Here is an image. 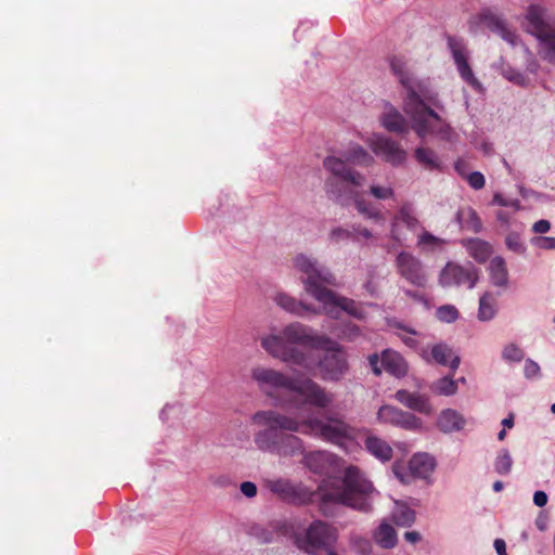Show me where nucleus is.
<instances>
[{
	"instance_id": "f257e3e1",
	"label": "nucleus",
	"mask_w": 555,
	"mask_h": 555,
	"mask_svg": "<svg viewBox=\"0 0 555 555\" xmlns=\"http://www.w3.org/2000/svg\"><path fill=\"white\" fill-rule=\"evenodd\" d=\"M261 347L273 358L308 373L320 370L323 379H339L347 365L345 352L335 340L299 322L286 325L280 334L261 338Z\"/></svg>"
},
{
	"instance_id": "f03ea898",
	"label": "nucleus",
	"mask_w": 555,
	"mask_h": 555,
	"mask_svg": "<svg viewBox=\"0 0 555 555\" xmlns=\"http://www.w3.org/2000/svg\"><path fill=\"white\" fill-rule=\"evenodd\" d=\"M253 423L262 427L254 435L256 448L262 452L292 457L305 451L302 440L294 433L320 437L325 441L344 447L347 442V425L343 420L306 417L301 421L273 410L258 411Z\"/></svg>"
},
{
	"instance_id": "7ed1b4c3",
	"label": "nucleus",
	"mask_w": 555,
	"mask_h": 555,
	"mask_svg": "<svg viewBox=\"0 0 555 555\" xmlns=\"http://www.w3.org/2000/svg\"><path fill=\"white\" fill-rule=\"evenodd\" d=\"M294 266L305 275L301 278L305 291L321 305V308L307 305L285 293H279L274 297L279 307L298 317L324 313L332 319H338L347 312V299L332 289L337 283L335 275L327 268L305 255L296 256Z\"/></svg>"
},
{
	"instance_id": "20e7f679",
	"label": "nucleus",
	"mask_w": 555,
	"mask_h": 555,
	"mask_svg": "<svg viewBox=\"0 0 555 555\" xmlns=\"http://www.w3.org/2000/svg\"><path fill=\"white\" fill-rule=\"evenodd\" d=\"M389 65L393 75L406 90L403 109L410 116L412 128L417 135L425 138L428 134H435L442 140L450 141L452 138L451 127L426 104V100L430 99L428 81L415 78L402 57H391Z\"/></svg>"
},
{
	"instance_id": "39448f33",
	"label": "nucleus",
	"mask_w": 555,
	"mask_h": 555,
	"mask_svg": "<svg viewBox=\"0 0 555 555\" xmlns=\"http://www.w3.org/2000/svg\"><path fill=\"white\" fill-rule=\"evenodd\" d=\"M251 378L268 397H278L280 390H286V397L280 402L281 406L299 410L311 405L324 409L332 402V396L304 374L288 376L274 369L257 366L251 371Z\"/></svg>"
},
{
	"instance_id": "423d86ee",
	"label": "nucleus",
	"mask_w": 555,
	"mask_h": 555,
	"mask_svg": "<svg viewBox=\"0 0 555 555\" xmlns=\"http://www.w3.org/2000/svg\"><path fill=\"white\" fill-rule=\"evenodd\" d=\"M264 487L280 500L296 505L308 504L319 496L324 513L330 503L347 504V470L339 477L324 479L317 490L282 477L264 480Z\"/></svg>"
},
{
	"instance_id": "0eeeda50",
	"label": "nucleus",
	"mask_w": 555,
	"mask_h": 555,
	"mask_svg": "<svg viewBox=\"0 0 555 555\" xmlns=\"http://www.w3.org/2000/svg\"><path fill=\"white\" fill-rule=\"evenodd\" d=\"M522 26L537 40L540 57L555 65V17L543 0H532L525 8Z\"/></svg>"
},
{
	"instance_id": "6e6552de",
	"label": "nucleus",
	"mask_w": 555,
	"mask_h": 555,
	"mask_svg": "<svg viewBox=\"0 0 555 555\" xmlns=\"http://www.w3.org/2000/svg\"><path fill=\"white\" fill-rule=\"evenodd\" d=\"M378 495L372 480L359 467L349 465V508L371 513Z\"/></svg>"
},
{
	"instance_id": "1a4fd4ad",
	"label": "nucleus",
	"mask_w": 555,
	"mask_h": 555,
	"mask_svg": "<svg viewBox=\"0 0 555 555\" xmlns=\"http://www.w3.org/2000/svg\"><path fill=\"white\" fill-rule=\"evenodd\" d=\"M335 540V530L321 520L313 521L302 534H296L295 537L299 548L312 554L323 552L325 555H337L331 548Z\"/></svg>"
},
{
	"instance_id": "9d476101",
	"label": "nucleus",
	"mask_w": 555,
	"mask_h": 555,
	"mask_svg": "<svg viewBox=\"0 0 555 555\" xmlns=\"http://www.w3.org/2000/svg\"><path fill=\"white\" fill-rule=\"evenodd\" d=\"M435 468L436 460L434 456L428 453H416L410 459L408 465L395 463L392 473L403 485H410L415 479L426 480L430 483V476Z\"/></svg>"
},
{
	"instance_id": "9b49d317",
	"label": "nucleus",
	"mask_w": 555,
	"mask_h": 555,
	"mask_svg": "<svg viewBox=\"0 0 555 555\" xmlns=\"http://www.w3.org/2000/svg\"><path fill=\"white\" fill-rule=\"evenodd\" d=\"M323 165L328 172L325 182L327 196L344 205L347 193V160L341 157L327 156Z\"/></svg>"
},
{
	"instance_id": "f8f14e48",
	"label": "nucleus",
	"mask_w": 555,
	"mask_h": 555,
	"mask_svg": "<svg viewBox=\"0 0 555 555\" xmlns=\"http://www.w3.org/2000/svg\"><path fill=\"white\" fill-rule=\"evenodd\" d=\"M478 279L479 270L470 262L465 266L448 262L439 275V282L444 287L466 286L469 289L475 287Z\"/></svg>"
},
{
	"instance_id": "ddd939ff",
	"label": "nucleus",
	"mask_w": 555,
	"mask_h": 555,
	"mask_svg": "<svg viewBox=\"0 0 555 555\" xmlns=\"http://www.w3.org/2000/svg\"><path fill=\"white\" fill-rule=\"evenodd\" d=\"M447 43L460 77L472 88L480 91L482 88L481 83L475 77L468 64V51L465 40L461 37L448 36Z\"/></svg>"
},
{
	"instance_id": "4468645a",
	"label": "nucleus",
	"mask_w": 555,
	"mask_h": 555,
	"mask_svg": "<svg viewBox=\"0 0 555 555\" xmlns=\"http://www.w3.org/2000/svg\"><path fill=\"white\" fill-rule=\"evenodd\" d=\"M480 24H483L489 30L500 36L512 47L521 42L519 35L509 27L504 15L492 8H483L477 15Z\"/></svg>"
},
{
	"instance_id": "2eb2a0df",
	"label": "nucleus",
	"mask_w": 555,
	"mask_h": 555,
	"mask_svg": "<svg viewBox=\"0 0 555 555\" xmlns=\"http://www.w3.org/2000/svg\"><path fill=\"white\" fill-rule=\"evenodd\" d=\"M396 267L399 275L416 287H425L427 273L422 261L411 253L401 251L396 257Z\"/></svg>"
},
{
	"instance_id": "dca6fc26",
	"label": "nucleus",
	"mask_w": 555,
	"mask_h": 555,
	"mask_svg": "<svg viewBox=\"0 0 555 555\" xmlns=\"http://www.w3.org/2000/svg\"><path fill=\"white\" fill-rule=\"evenodd\" d=\"M377 418L380 423L400 427L405 430H418L423 425L420 417L389 404L379 408Z\"/></svg>"
},
{
	"instance_id": "f3484780",
	"label": "nucleus",
	"mask_w": 555,
	"mask_h": 555,
	"mask_svg": "<svg viewBox=\"0 0 555 555\" xmlns=\"http://www.w3.org/2000/svg\"><path fill=\"white\" fill-rule=\"evenodd\" d=\"M370 146L375 155L395 166L402 164L406 158V152L399 143L385 135H374Z\"/></svg>"
},
{
	"instance_id": "a211bd4d",
	"label": "nucleus",
	"mask_w": 555,
	"mask_h": 555,
	"mask_svg": "<svg viewBox=\"0 0 555 555\" xmlns=\"http://www.w3.org/2000/svg\"><path fill=\"white\" fill-rule=\"evenodd\" d=\"M422 357L427 363L449 366L453 373L459 369L461 363L460 357L446 343L433 345L428 351H423Z\"/></svg>"
},
{
	"instance_id": "6ab92c4d",
	"label": "nucleus",
	"mask_w": 555,
	"mask_h": 555,
	"mask_svg": "<svg viewBox=\"0 0 555 555\" xmlns=\"http://www.w3.org/2000/svg\"><path fill=\"white\" fill-rule=\"evenodd\" d=\"M393 397L399 403L412 411L425 415H430L434 411L427 395L417 391L412 392L405 389H399L396 391Z\"/></svg>"
},
{
	"instance_id": "aec40b11",
	"label": "nucleus",
	"mask_w": 555,
	"mask_h": 555,
	"mask_svg": "<svg viewBox=\"0 0 555 555\" xmlns=\"http://www.w3.org/2000/svg\"><path fill=\"white\" fill-rule=\"evenodd\" d=\"M400 223L404 224L410 231H415L417 228H420L421 224L412 204L404 203L392 220L390 234L391 237L397 242L402 240V234L399 229Z\"/></svg>"
},
{
	"instance_id": "412c9836",
	"label": "nucleus",
	"mask_w": 555,
	"mask_h": 555,
	"mask_svg": "<svg viewBox=\"0 0 555 555\" xmlns=\"http://www.w3.org/2000/svg\"><path fill=\"white\" fill-rule=\"evenodd\" d=\"M304 464L314 474L328 475L336 468V457L325 451H314L305 455Z\"/></svg>"
},
{
	"instance_id": "4be33fe9",
	"label": "nucleus",
	"mask_w": 555,
	"mask_h": 555,
	"mask_svg": "<svg viewBox=\"0 0 555 555\" xmlns=\"http://www.w3.org/2000/svg\"><path fill=\"white\" fill-rule=\"evenodd\" d=\"M437 427L443 434L462 430L466 425L465 417L454 409H444L437 417Z\"/></svg>"
},
{
	"instance_id": "5701e85b",
	"label": "nucleus",
	"mask_w": 555,
	"mask_h": 555,
	"mask_svg": "<svg viewBox=\"0 0 555 555\" xmlns=\"http://www.w3.org/2000/svg\"><path fill=\"white\" fill-rule=\"evenodd\" d=\"M363 443L366 451L380 462L385 463L392 459L393 450L386 440L365 433Z\"/></svg>"
},
{
	"instance_id": "b1692460",
	"label": "nucleus",
	"mask_w": 555,
	"mask_h": 555,
	"mask_svg": "<svg viewBox=\"0 0 555 555\" xmlns=\"http://www.w3.org/2000/svg\"><path fill=\"white\" fill-rule=\"evenodd\" d=\"M380 122L386 130L393 133H404L409 129L405 118L390 104L386 105Z\"/></svg>"
},
{
	"instance_id": "393cba45",
	"label": "nucleus",
	"mask_w": 555,
	"mask_h": 555,
	"mask_svg": "<svg viewBox=\"0 0 555 555\" xmlns=\"http://www.w3.org/2000/svg\"><path fill=\"white\" fill-rule=\"evenodd\" d=\"M380 364L383 369L396 377H402L408 372V364L400 353L385 350L382 353Z\"/></svg>"
},
{
	"instance_id": "a878e982",
	"label": "nucleus",
	"mask_w": 555,
	"mask_h": 555,
	"mask_svg": "<svg viewBox=\"0 0 555 555\" xmlns=\"http://www.w3.org/2000/svg\"><path fill=\"white\" fill-rule=\"evenodd\" d=\"M488 272L492 285L500 288L508 286V270L503 257H493L489 262Z\"/></svg>"
},
{
	"instance_id": "bb28decb",
	"label": "nucleus",
	"mask_w": 555,
	"mask_h": 555,
	"mask_svg": "<svg viewBox=\"0 0 555 555\" xmlns=\"http://www.w3.org/2000/svg\"><path fill=\"white\" fill-rule=\"evenodd\" d=\"M416 519V513L406 503L395 501L391 520L399 527H411Z\"/></svg>"
},
{
	"instance_id": "cd10ccee",
	"label": "nucleus",
	"mask_w": 555,
	"mask_h": 555,
	"mask_svg": "<svg viewBox=\"0 0 555 555\" xmlns=\"http://www.w3.org/2000/svg\"><path fill=\"white\" fill-rule=\"evenodd\" d=\"M469 256L479 263H485L492 254V246L480 238H468L464 243Z\"/></svg>"
},
{
	"instance_id": "c85d7f7f",
	"label": "nucleus",
	"mask_w": 555,
	"mask_h": 555,
	"mask_svg": "<svg viewBox=\"0 0 555 555\" xmlns=\"http://www.w3.org/2000/svg\"><path fill=\"white\" fill-rule=\"evenodd\" d=\"M456 219L462 229L479 233L482 229L481 220L472 207L460 208L456 212Z\"/></svg>"
},
{
	"instance_id": "c756f323",
	"label": "nucleus",
	"mask_w": 555,
	"mask_h": 555,
	"mask_svg": "<svg viewBox=\"0 0 555 555\" xmlns=\"http://www.w3.org/2000/svg\"><path fill=\"white\" fill-rule=\"evenodd\" d=\"M373 538L383 548H393L398 542L396 530L386 521L380 522L374 531Z\"/></svg>"
},
{
	"instance_id": "7c9ffc66",
	"label": "nucleus",
	"mask_w": 555,
	"mask_h": 555,
	"mask_svg": "<svg viewBox=\"0 0 555 555\" xmlns=\"http://www.w3.org/2000/svg\"><path fill=\"white\" fill-rule=\"evenodd\" d=\"M447 241L428 231H423L417 238V247L425 253H434L444 247Z\"/></svg>"
},
{
	"instance_id": "2f4dec72",
	"label": "nucleus",
	"mask_w": 555,
	"mask_h": 555,
	"mask_svg": "<svg viewBox=\"0 0 555 555\" xmlns=\"http://www.w3.org/2000/svg\"><path fill=\"white\" fill-rule=\"evenodd\" d=\"M496 300L490 293H485L479 299L478 320L487 322L496 314Z\"/></svg>"
},
{
	"instance_id": "473e14b6",
	"label": "nucleus",
	"mask_w": 555,
	"mask_h": 555,
	"mask_svg": "<svg viewBox=\"0 0 555 555\" xmlns=\"http://www.w3.org/2000/svg\"><path fill=\"white\" fill-rule=\"evenodd\" d=\"M354 206L357 210L366 219L382 220L383 216L377 205L366 201L363 195L354 196Z\"/></svg>"
},
{
	"instance_id": "72a5a7b5",
	"label": "nucleus",
	"mask_w": 555,
	"mask_h": 555,
	"mask_svg": "<svg viewBox=\"0 0 555 555\" xmlns=\"http://www.w3.org/2000/svg\"><path fill=\"white\" fill-rule=\"evenodd\" d=\"M457 382H455L452 376H443L436 382L433 383L430 389L439 395L450 397L457 392Z\"/></svg>"
},
{
	"instance_id": "f704fd0d",
	"label": "nucleus",
	"mask_w": 555,
	"mask_h": 555,
	"mask_svg": "<svg viewBox=\"0 0 555 555\" xmlns=\"http://www.w3.org/2000/svg\"><path fill=\"white\" fill-rule=\"evenodd\" d=\"M391 326L396 330V335L409 347L417 346L415 336L418 334L414 328L404 325L401 322H393Z\"/></svg>"
},
{
	"instance_id": "c9c22d12",
	"label": "nucleus",
	"mask_w": 555,
	"mask_h": 555,
	"mask_svg": "<svg viewBox=\"0 0 555 555\" xmlns=\"http://www.w3.org/2000/svg\"><path fill=\"white\" fill-rule=\"evenodd\" d=\"M494 470L499 475L506 476L511 473L513 466V459L507 449H501L493 463Z\"/></svg>"
},
{
	"instance_id": "e433bc0d",
	"label": "nucleus",
	"mask_w": 555,
	"mask_h": 555,
	"mask_svg": "<svg viewBox=\"0 0 555 555\" xmlns=\"http://www.w3.org/2000/svg\"><path fill=\"white\" fill-rule=\"evenodd\" d=\"M373 160V157L362 146L349 144V163L370 165Z\"/></svg>"
},
{
	"instance_id": "4c0bfd02",
	"label": "nucleus",
	"mask_w": 555,
	"mask_h": 555,
	"mask_svg": "<svg viewBox=\"0 0 555 555\" xmlns=\"http://www.w3.org/2000/svg\"><path fill=\"white\" fill-rule=\"evenodd\" d=\"M501 74L506 80L517 86L527 87L529 85V79L526 75L509 65L503 66Z\"/></svg>"
},
{
	"instance_id": "58836bf2",
	"label": "nucleus",
	"mask_w": 555,
	"mask_h": 555,
	"mask_svg": "<svg viewBox=\"0 0 555 555\" xmlns=\"http://www.w3.org/2000/svg\"><path fill=\"white\" fill-rule=\"evenodd\" d=\"M459 317L460 312L453 305H442L436 310V318L442 323H454Z\"/></svg>"
},
{
	"instance_id": "ea45409f",
	"label": "nucleus",
	"mask_w": 555,
	"mask_h": 555,
	"mask_svg": "<svg viewBox=\"0 0 555 555\" xmlns=\"http://www.w3.org/2000/svg\"><path fill=\"white\" fill-rule=\"evenodd\" d=\"M524 350L514 343L505 345L502 349V359L506 362L519 363L524 360Z\"/></svg>"
},
{
	"instance_id": "a19ab883",
	"label": "nucleus",
	"mask_w": 555,
	"mask_h": 555,
	"mask_svg": "<svg viewBox=\"0 0 555 555\" xmlns=\"http://www.w3.org/2000/svg\"><path fill=\"white\" fill-rule=\"evenodd\" d=\"M415 158L418 163L423 164L429 169H435L439 167L437 156L434 151L418 147L415 151Z\"/></svg>"
},
{
	"instance_id": "79ce46f5",
	"label": "nucleus",
	"mask_w": 555,
	"mask_h": 555,
	"mask_svg": "<svg viewBox=\"0 0 555 555\" xmlns=\"http://www.w3.org/2000/svg\"><path fill=\"white\" fill-rule=\"evenodd\" d=\"M505 245L508 250L517 254V255H525L527 247L525 243L522 242L519 234L513 232L506 235L505 237Z\"/></svg>"
},
{
	"instance_id": "37998d69",
	"label": "nucleus",
	"mask_w": 555,
	"mask_h": 555,
	"mask_svg": "<svg viewBox=\"0 0 555 555\" xmlns=\"http://www.w3.org/2000/svg\"><path fill=\"white\" fill-rule=\"evenodd\" d=\"M520 43H521V46L524 48V52L526 54V61H525L526 72L530 73V74H537L538 70L540 69L539 61L537 60L533 52L529 49V47H527L525 43H522V41Z\"/></svg>"
},
{
	"instance_id": "c03bdc74",
	"label": "nucleus",
	"mask_w": 555,
	"mask_h": 555,
	"mask_svg": "<svg viewBox=\"0 0 555 555\" xmlns=\"http://www.w3.org/2000/svg\"><path fill=\"white\" fill-rule=\"evenodd\" d=\"M530 243L533 247L539 248V249H543V250L555 249V237L534 236L530 240Z\"/></svg>"
},
{
	"instance_id": "a18cd8bd",
	"label": "nucleus",
	"mask_w": 555,
	"mask_h": 555,
	"mask_svg": "<svg viewBox=\"0 0 555 555\" xmlns=\"http://www.w3.org/2000/svg\"><path fill=\"white\" fill-rule=\"evenodd\" d=\"M524 375L528 379L539 378L541 376L540 365L532 359H527L524 365Z\"/></svg>"
},
{
	"instance_id": "49530a36",
	"label": "nucleus",
	"mask_w": 555,
	"mask_h": 555,
	"mask_svg": "<svg viewBox=\"0 0 555 555\" xmlns=\"http://www.w3.org/2000/svg\"><path fill=\"white\" fill-rule=\"evenodd\" d=\"M370 194L377 199H387L393 196V190L389 186L371 185Z\"/></svg>"
},
{
	"instance_id": "de8ad7c7",
	"label": "nucleus",
	"mask_w": 555,
	"mask_h": 555,
	"mask_svg": "<svg viewBox=\"0 0 555 555\" xmlns=\"http://www.w3.org/2000/svg\"><path fill=\"white\" fill-rule=\"evenodd\" d=\"M492 204L503 206V207H512L514 210L519 209V201L515 198H506L500 193H495L492 198Z\"/></svg>"
},
{
	"instance_id": "09e8293b",
	"label": "nucleus",
	"mask_w": 555,
	"mask_h": 555,
	"mask_svg": "<svg viewBox=\"0 0 555 555\" xmlns=\"http://www.w3.org/2000/svg\"><path fill=\"white\" fill-rule=\"evenodd\" d=\"M466 181L474 190H480L485 186L486 180L481 172L474 171L466 176Z\"/></svg>"
},
{
	"instance_id": "8fccbe9b",
	"label": "nucleus",
	"mask_w": 555,
	"mask_h": 555,
	"mask_svg": "<svg viewBox=\"0 0 555 555\" xmlns=\"http://www.w3.org/2000/svg\"><path fill=\"white\" fill-rule=\"evenodd\" d=\"M241 492L246 498H254L257 494V486L251 481H244L240 486Z\"/></svg>"
},
{
	"instance_id": "3c124183",
	"label": "nucleus",
	"mask_w": 555,
	"mask_h": 555,
	"mask_svg": "<svg viewBox=\"0 0 555 555\" xmlns=\"http://www.w3.org/2000/svg\"><path fill=\"white\" fill-rule=\"evenodd\" d=\"M551 229V223L548 220L541 219L533 223L532 231L538 234L547 233Z\"/></svg>"
},
{
	"instance_id": "603ef678",
	"label": "nucleus",
	"mask_w": 555,
	"mask_h": 555,
	"mask_svg": "<svg viewBox=\"0 0 555 555\" xmlns=\"http://www.w3.org/2000/svg\"><path fill=\"white\" fill-rule=\"evenodd\" d=\"M533 503L539 506L543 507L547 503V494L544 491H535L533 494Z\"/></svg>"
},
{
	"instance_id": "864d4df0",
	"label": "nucleus",
	"mask_w": 555,
	"mask_h": 555,
	"mask_svg": "<svg viewBox=\"0 0 555 555\" xmlns=\"http://www.w3.org/2000/svg\"><path fill=\"white\" fill-rule=\"evenodd\" d=\"M347 236V231L344 228H336L331 231L330 237L333 242H340Z\"/></svg>"
},
{
	"instance_id": "5fc2aeb1",
	"label": "nucleus",
	"mask_w": 555,
	"mask_h": 555,
	"mask_svg": "<svg viewBox=\"0 0 555 555\" xmlns=\"http://www.w3.org/2000/svg\"><path fill=\"white\" fill-rule=\"evenodd\" d=\"M348 177H349V184L363 185V183L365 181L363 176H361L360 173H358L353 170H350V169H349Z\"/></svg>"
},
{
	"instance_id": "6e6d98bb",
	"label": "nucleus",
	"mask_w": 555,
	"mask_h": 555,
	"mask_svg": "<svg viewBox=\"0 0 555 555\" xmlns=\"http://www.w3.org/2000/svg\"><path fill=\"white\" fill-rule=\"evenodd\" d=\"M353 235L357 238L370 240L372 237L371 231L365 228L353 227Z\"/></svg>"
},
{
	"instance_id": "4d7b16f0",
	"label": "nucleus",
	"mask_w": 555,
	"mask_h": 555,
	"mask_svg": "<svg viewBox=\"0 0 555 555\" xmlns=\"http://www.w3.org/2000/svg\"><path fill=\"white\" fill-rule=\"evenodd\" d=\"M370 365L374 372L375 375H379L382 373L380 367L378 366V363L380 362L377 354H372L369 357Z\"/></svg>"
},
{
	"instance_id": "13d9d810",
	"label": "nucleus",
	"mask_w": 555,
	"mask_h": 555,
	"mask_svg": "<svg viewBox=\"0 0 555 555\" xmlns=\"http://www.w3.org/2000/svg\"><path fill=\"white\" fill-rule=\"evenodd\" d=\"M493 545H494V548H495L498 555H507V553H506V544H505L504 540L495 539Z\"/></svg>"
},
{
	"instance_id": "bf43d9fd",
	"label": "nucleus",
	"mask_w": 555,
	"mask_h": 555,
	"mask_svg": "<svg viewBox=\"0 0 555 555\" xmlns=\"http://www.w3.org/2000/svg\"><path fill=\"white\" fill-rule=\"evenodd\" d=\"M404 539L410 542V543H417L421 541L422 537L420 534V532L417 531H406L404 533Z\"/></svg>"
},
{
	"instance_id": "052dcab7",
	"label": "nucleus",
	"mask_w": 555,
	"mask_h": 555,
	"mask_svg": "<svg viewBox=\"0 0 555 555\" xmlns=\"http://www.w3.org/2000/svg\"><path fill=\"white\" fill-rule=\"evenodd\" d=\"M348 311H349V317L361 318V315L357 312L356 302L352 300H349Z\"/></svg>"
},
{
	"instance_id": "680f3d73",
	"label": "nucleus",
	"mask_w": 555,
	"mask_h": 555,
	"mask_svg": "<svg viewBox=\"0 0 555 555\" xmlns=\"http://www.w3.org/2000/svg\"><path fill=\"white\" fill-rule=\"evenodd\" d=\"M503 429L512 428L514 426V416L513 414L508 415L506 418L502 421Z\"/></svg>"
},
{
	"instance_id": "e2e57ef3",
	"label": "nucleus",
	"mask_w": 555,
	"mask_h": 555,
	"mask_svg": "<svg viewBox=\"0 0 555 555\" xmlns=\"http://www.w3.org/2000/svg\"><path fill=\"white\" fill-rule=\"evenodd\" d=\"M496 218L503 223H506L508 221V216L504 211H499L496 214Z\"/></svg>"
},
{
	"instance_id": "0e129e2a",
	"label": "nucleus",
	"mask_w": 555,
	"mask_h": 555,
	"mask_svg": "<svg viewBox=\"0 0 555 555\" xmlns=\"http://www.w3.org/2000/svg\"><path fill=\"white\" fill-rule=\"evenodd\" d=\"M503 487H504V485H503V482H502V481H500V480L495 481V482L493 483V486H492V488H493V490H494L495 492H500V491H502Z\"/></svg>"
},
{
	"instance_id": "69168bd1",
	"label": "nucleus",
	"mask_w": 555,
	"mask_h": 555,
	"mask_svg": "<svg viewBox=\"0 0 555 555\" xmlns=\"http://www.w3.org/2000/svg\"><path fill=\"white\" fill-rule=\"evenodd\" d=\"M348 331H349V338L354 335L356 333H358V328L356 326H353L350 322H349V327H348Z\"/></svg>"
},
{
	"instance_id": "338daca9",
	"label": "nucleus",
	"mask_w": 555,
	"mask_h": 555,
	"mask_svg": "<svg viewBox=\"0 0 555 555\" xmlns=\"http://www.w3.org/2000/svg\"><path fill=\"white\" fill-rule=\"evenodd\" d=\"M505 437H506V430H505V429H502L501 431H499V434H498V439H499L500 441L504 440V439H505Z\"/></svg>"
},
{
	"instance_id": "774afa93",
	"label": "nucleus",
	"mask_w": 555,
	"mask_h": 555,
	"mask_svg": "<svg viewBox=\"0 0 555 555\" xmlns=\"http://www.w3.org/2000/svg\"><path fill=\"white\" fill-rule=\"evenodd\" d=\"M404 293H405L406 296L412 297V298H417L418 297L417 294L415 292H413V291L406 289V291H404Z\"/></svg>"
}]
</instances>
